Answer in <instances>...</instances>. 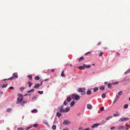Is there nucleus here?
Instances as JSON below:
<instances>
[{
	"label": "nucleus",
	"mask_w": 130,
	"mask_h": 130,
	"mask_svg": "<svg viewBox=\"0 0 130 130\" xmlns=\"http://www.w3.org/2000/svg\"><path fill=\"white\" fill-rule=\"evenodd\" d=\"M17 100H18V101L17 103V104L21 103L23 100V97H22L20 98V97H19L18 98Z\"/></svg>",
	"instance_id": "nucleus-3"
},
{
	"label": "nucleus",
	"mask_w": 130,
	"mask_h": 130,
	"mask_svg": "<svg viewBox=\"0 0 130 130\" xmlns=\"http://www.w3.org/2000/svg\"><path fill=\"white\" fill-rule=\"evenodd\" d=\"M128 105L127 104H126L124 106V108H127L128 107Z\"/></svg>",
	"instance_id": "nucleus-37"
},
{
	"label": "nucleus",
	"mask_w": 130,
	"mask_h": 130,
	"mask_svg": "<svg viewBox=\"0 0 130 130\" xmlns=\"http://www.w3.org/2000/svg\"><path fill=\"white\" fill-rule=\"evenodd\" d=\"M37 97V95H35L32 98V99L34 100L35 99V98H36Z\"/></svg>",
	"instance_id": "nucleus-46"
},
{
	"label": "nucleus",
	"mask_w": 130,
	"mask_h": 130,
	"mask_svg": "<svg viewBox=\"0 0 130 130\" xmlns=\"http://www.w3.org/2000/svg\"><path fill=\"white\" fill-rule=\"evenodd\" d=\"M119 83V82H115V84H117Z\"/></svg>",
	"instance_id": "nucleus-58"
},
{
	"label": "nucleus",
	"mask_w": 130,
	"mask_h": 130,
	"mask_svg": "<svg viewBox=\"0 0 130 130\" xmlns=\"http://www.w3.org/2000/svg\"><path fill=\"white\" fill-rule=\"evenodd\" d=\"M38 125L37 124H35L34 125V126L35 127L38 126Z\"/></svg>",
	"instance_id": "nucleus-43"
},
{
	"label": "nucleus",
	"mask_w": 130,
	"mask_h": 130,
	"mask_svg": "<svg viewBox=\"0 0 130 130\" xmlns=\"http://www.w3.org/2000/svg\"><path fill=\"white\" fill-rule=\"evenodd\" d=\"M70 110V108L69 107L66 108L65 110V112H67L69 111Z\"/></svg>",
	"instance_id": "nucleus-17"
},
{
	"label": "nucleus",
	"mask_w": 130,
	"mask_h": 130,
	"mask_svg": "<svg viewBox=\"0 0 130 130\" xmlns=\"http://www.w3.org/2000/svg\"><path fill=\"white\" fill-rule=\"evenodd\" d=\"M39 79V77L38 76H36L35 78V80H38Z\"/></svg>",
	"instance_id": "nucleus-31"
},
{
	"label": "nucleus",
	"mask_w": 130,
	"mask_h": 130,
	"mask_svg": "<svg viewBox=\"0 0 130 130\" xmlns=\"http://www.w3.org/2000/svg\"><path fill=\"white\" fill-rule=\"evenodd\" d=\"M99 90L98 88V87H95L93 89V92H95L96 91H98Z\"/></svg>",
	"instance_id": "nucleus-16"
},
{
	"label": "nucleus",
	"mask_w": 130,
	"mask_h": 130,
	"mask_svg": "<svg viewBox=\"0 0 130 130\" xmlns=\"http://www.w3.org/2000/svg\"><path fill=\"white\" fill-rule=\"evenodd\" d=\"M115 127H110V129H115Z\"/></svg>",
	"instance_id": "nucleus-50"
},
{
	"label": "nucleus",
	"mask_w": 130,
	"mask_h": 130,
	"mask_svg": "<svg viewBox=\"0 0 130 130\" xmlns=\"http://www.w3.org/2000/svg\"><path fill=\"white\" fill-rule=\"evenodd\" d=\"M91 92L90 90H88L87 91V95H90L91 94Z\"/></svg>",
	"instance_id": "nucleus-13"
},
{
	"label": "nucleus",
	"mask_w": 130,
	"mask_h": 130,
	"mask_svg": "<svg viewBox=\"0 0 130 130\" xmlns=\"http://www.w3.org/2000/svg\"><path fill=\"white\" fill-rule=\"evenodd\" d=\"M9 89H13V87L12 86H10L9 88Z\"/></svg>",
	"instance_id": "nucleus-51"
},
{
	"label": "nucleus",
	"mask_w": 130,
	"mask_h": 130,
	"mask_svg": "<svg viewBox=\"0 0 130 130\" xmlns=\"http://www.w3.org/2000/svg\"><path fill=\"white\" fill-rule=\"evenodd\" d=\"M27 103V102H24V101H23L22 102V103L21 104V105L22 106H23L25 104H26Z\"/></svg>",
	"instance_id": "nucleus-40"
},
{
	"label": "nucleus",
	"mask_w": 130,
	"mask_h": 130,
	"mask_svg": "<svg viewBox=\"0 0 130 130\" xmlns=\"http://www.w3.org/2000/svg\"><path fill=\"white\" fill-rule=\"evenodd\" d=\"M37 92L39 93L40 94H42V93H43V91H38Z\"/></svg>",
	"instance_id": "nucleus-36"
},
{
	"label": "nucleus",
	"mask_w": 130,
	"mask_h": 130,
	"mask_svg": "<svg viewBox=\"0 0 130 130\" xmlns=\"http://www.w3.org/2000/svg\"><path fill=\"white\" fill-rule=\"evenodd\" d=\"M54 69H53L52 70V72H54Z\"/></svg>",
	"instance_id": "nucleus-61"
},
{
	"label": "nucleus",
	"mask_w": 130,
	"mask_h": 130,
	"mask_svg": "<svg viewBox=\"0 0 130 130\" xmlns=\"http://www.w3.org/2000/svg\"><path fill=\"white\" fill-rule=\"evenodd\" d=\"M17 73H13V76L11 77L10 78L7 79H4L3 80V81H5L6 80H9V79H14V77L15 78H17L18 77V75H17Z\"/></svg>",
	"instance_id": "nucleus-1"
},
{
	"label": "nucleus",
	"mask_w": 130,
	"mask_h": 130,
	"mask_svg": "<svg viewBox=\"0 0 130 130\" xmlns=\"http://www.w3.org/2000/svg\"><path fill=\"white\" fill-rule=\"evenodd\" d=\"M62 114L61 113L58 112H57L56 113V116L57 117H59Z\"/></svg>",
	"instance_id": "nucleus-15"
},
{
	"label": "nucleus",
	"mask_w": 130,
	"mask_h": 130,
	"mask_svg": "<svg viewBox=\"0 0 130 130\" xmlns=\"http://www.w3.org/2000/svg\"><path fill=\"white\" fill-rule=\"evenodd\" d=\"M28 95V94L27 93H26L25 94V95H24V96H26L27 95Z\"/></svg>",
	"instance_id": "nucleus-63"
},
{
	"label": "nucleus",
	"mask_w": 130,
	"mask_h": 130,
	"mask_svg": "<svg viewBox=\"0 0 130 130\" xmlns=\"http://www.w3.org/2000/svg\"><path fill=\"white\" fill-rule=\"evenodd\" d=\"M100 109L101 111H103L104 110V107H101Z\"/></svg>",
	"instance_id": "nucleus-45"
},
{
	"label": "nucleus",
	"mask_w": 130,
	"mask_h": 130,
	"mask_svg": "<svg viewBox=\"0 0 130 130\" xmlns=\"http://www.w3.org/2000/svg\"><path fill=\"white\" fill-rule=\"evenodd\" d=\"M113 115L114 117H117L119 116L120 115L119 113H118L117 114L114 113L113 114Z\"/></svg>",
	"instance_id": "nucleus-30"
},
{
	"label": "nucleus",
	"mask_w": 130,
	"mask_h": 130,
	"mask_svg": "<svg viewBox=\"0 0 130 130\" xmlns=\"http://www.w3.org/2000/svg\"><path fill=\"white\" fill-rule=\"evenodd\" d=\"M60 112H65V109H61L60 110Z\"/></svg>",
	"instance_id": "nucleus-21"
},
{
	"label": "nucleus",
	"mask_w": 130,
	"mask_h": 130,
	"mask_svg": "<svg viewBox=\"0 0 130 130\" xmlns=\"http://www.w3.org/2000/svg\"><path fill=\"white\" fill-rule=\"evenodd\" d=\"M63 130H69L68 129H63Z\"/></svg>",
	"instance_id": "nucleus-64"
},
{
	"label": "nucleus",
	"mask_w": 130,
	"mask_h": 130,
	"mask_svg": "<svg viewBox=\"0 0 130 130\" xmlns=\"http://www.w3.org/2000/svg\"><path fill=\"white\" fill-rule=\"evenodd\" d=\"M75 102L73 101H72L70 104V106H73L75 104Z\"/></svg>",
	"instance_id": "nucleus-22"
},
{
	"label": "nucleus",
	"mask_w": 130,
	"mask_h": 130,
	"mask_svg": "<svg viewBox=\"0 0 130 130\" xmlns=\"http://www.w3.org/2000/svg\"><path fill=\"white\" fill-rule=\"evenodd\" d=\"M32 127V126H31L29 127H28L26 128V130H28L29 129H30Z\"/></svg>",
	"instance_id": "nucleus-38"
},
{
	"label": "nucleus",
	"mask_w": 130,
	"mask_h": 130,
	"mask_svg": "<svg viewBox=\"0 0 130 130\" xmlns=\"http://www.w3.org/2000/svg\"><path fill=\"white\" fill-rule=\"evenodd\" d=\"M123 127L122 126H120L118 127V129H121L123 128Z\"/></svg>",
	"instance_id": "nucleus-29"
},
{
	"label": "nucleus",
	"mask_w": 130,
	"mask_h": 130,
	"mask_svg": "<svg viewBox=\"0 0 130 130\" xmlns=\"http://www.w3.org/2000/svg\"><path fill=\"white\" fill-rule=\"evenodd\" d=\"M107 82H104V84H105V85H106L107 84Z\"/></svg>",
	"instance_id": "nucleus-60"
},
{
	"label": "nucleus",
	"mask_w": 130,
	"mask_h": 130,
	"mask_svg": "<svg viewBox=\"0 0 130 130\" xmlns=\"http://www.w3.org/2000/svg\"><path fill=\"white\" fill-rule=\"evenodd\" d=\"M119 98H120V97L118 95H117L116 97V99H117V100H118V99H119Z\"/></svg>",
	"instance_id": "nucleus-49"
},
{
	"label": "nucleus",
	"mask_w": 130,
	"mask_h": 130,
	"mask_svg": "<svg viewBox=\"0 0 130 130\" xmlns=\"http://www.w3.org/2000/svg\"><path fill=\"white\" fill-rule=\"evenodd\" d=\"M71 96L73 99H74L77 101L78 100L80 99L79 96L78 95L72 94Z\"/></svg>",
	"instance_id": "nucleus-2"
},
{
	"label": "nucleus",
	"mask_w": 130,
	"mask_h": 130,
	"mask_svg": "<svg viewBox=\"0 0 130 130\" xmlns=\"http://www.w3.org/2000/svg\"><path fill=\"white\" fill-rule=\"evenodd\" d=\"M84 59V58L83 57H81L79 59V62H80L82 60H83Z\"/></svg>",
	"instance_id": "nucleus-10"
},
{
	"label": "nucleus",
	"mask_w": 130,
	"mask_h": 130,
	"mask_svg": "<svg viewBox=\"0 0 130 130\" xmlns=\"http://www.w3.org/2000/svg\"><path fill=\"white\" fill-rule=\"evenodd\" d=\"M112 118V116H110L107 117L106 118V120L107 121L109 120V119L111 118Z\"/></svg>",
	"instance_id": "nucleus-11"
},
{
	"label": "nucleus",
	"mask_w": 130,
	"mask_h": 130,
	"mask_svg": "<svg viewBox=\"0 0 130 130\" xmlns=\"http://www.w3.org/2000/svg\"><path fill=\"white\" fill-rule=\"evenodd\" d=\"M70 123V122H69L68 120H65L63 121V124L64 125H67L68 124V123Z\"/></svg>",
	"instance_id": "nucleus-7"
},
{
	"label": "nucleus",
	"mask_w": 130,
	"mask_h": 130,
	"mask_svg": "<svg viewBox=\"0 0 130 130\" xmlns=\"http://www.w3.org/2000/svg\"><path fill=\"white\" fill-rule=\"evenodd\" d=\"M72 98L70 97H68L67 99V101L68 102H70L72 100Z\"/></svg>",
	"instance_id": "nucleus-14"
},
{
	"label": "nucleus",
	"mask_w": 130,
	"mask_h": 130,
	"mask_svg": "<svg viewBox=\"0 0 130 130\" xmlns=\"http://www.w3.org/2000/svg\"><path fill=\"white\" fill-rule=\"evenodd\" d=\"M42 84V81H41V84H40V86H41Z\"/></svg>",
	"instance_id": "nucleus-59"
},
{
	"label": "nucleus",
	"mask_w": 130,
	"mask_h": 130,
	"mask_svg": "<svg viewBox=\"0 0 130 130\" xmlns=\"http://www.w3.org/2000/svg\"><path fill=\"white\" fill-rule=\"evenodd\" d=\"M100 125L98 123H96L94 124H93V125L92 126V128H94L96 126H99Z\"/></svg>",
	"instance_id": "nucleus-5"
},
{
	"label": "nucleus",
	"mask_w": 130,
	"mask_h": 130,
	"mask_svg": "<svg viewBox=\"0 0 130 130\" xmlns=\"http://www.w3.org/2000/svg\"><path fill=\"white\" fill-rule=\"evenodd\" d=\"M129 120V118H128L123 117L119 120V121L120 122H122L123 121H126Z\"/></svg>",
	"instance_id": "nucleus-4"
},
{
	"label": "nucleus",
	"mask_w": 130,
	"mask_h": 130,
	"mask_svg": "<svg viewBox=\"0 0 130 130\" xmlns=\"http://www.w3.org/2000/svg\"><path fill=\"white\" fill-rule=\"evenodd\" d=\"M78 90L79 92H82L83 91L82 89L81 88H79L78 89Z\"/></svg>",
	"instance_id": "nucleus-24"
},
{
	"label": "nucleus",
	"mask_w": 130,
	"mask_h": 130,
	"mask_svg": "<svg viewBox=\"0 0 130 130\" xmlns=\"http://www.w3.org/2000/svg\"><path fill=\"white\" fill-rule=\"evenodd\" d=\"M116 55H117V56H119L120 55V54H119V53H116Z\"/></svg>",
	"instance_id": "nucleus-54"
},
{
	"label": "nucleus",
	"mask_w": 130,
	"mask_h": 130,
	"mask_svg": "<svg viewBox=\"0 0 130 130\" xmlns=\"http://www.w3.org/2000/svg\"><path fill=\"white\" fill-rule=\"evenodd\" d=\"M102 96L103 98H105V94L104 93L102 95Z\"/></svg>",
	"instance_id": "nucleus-39"
},
{
	"label": "nucleus",
	"mask_w": 130,
	"mask_h": 130,
	"mask_svg": "<svg viewBox=\"0 0 130 130\" xmlns=\"http://www.w3.org/2000/svg\"><path fill=\"white\" fill-rule=\"evenodd\" d=\"M68 104V103H66V101H64V103H63V104L65 105H66V104Z\"/></svg>",
	"instance_id": "nucleus-47"
},
{
	"label": "nucleus",
	"mask_w": 130,
	"mask_h": 130,
	"mask_svg": "<svg viewBox=\"0 0 130 130\" xmlns=\"http://www.w3.org/2000/svg\"><path fill=\"white\" fill-rule=\"evenodd\" d=\"M104 89H105L104 87L102 86V87H100V90H104Z\"/></svg>",
	"instance_id": "nucleus-27"
},
{
	"label": "nucleus",
	"mask_w": 130,
	"mask_h": 130,
	"mask_svg": "<svg viewBox=\"0 0 130 130\" xmlns=\"http://www.w3.org/2000/svg\"><path fill=\"white\" fill-rule=\"evenodd\" d=\"M83 66H84V68L86 67L87 68H89L90 67V66L89 65H87L85 64H83Z\"/></svg>",
	"instance_id": "nucleus-9"
},
{
	"label": "nucleus",
	"mask_w": 130,
	"mask_h": 130,
	"mask_svg": "<svg viewBox=\"0 0 130 130\" xmlns=\"http://www.w3.org/2000/svg\"><path fill=\"white\" fill-rule=\"evenodd\" d=\"M108 88H110L111 86V84L110 83H109L108 84Z\"/></svg>",
	"instance_id": "nucleus-32"
},
{
	"label": "nucleus",
	"mask_w": 130,
	"mask_h": 130,
	"mask_svg": "<svg viewBox=\"0 0 130 130\" xmlns=\"http://www.w3.org/2000/svg\"><path fill=\"white\" fill-rule=\"evenodd\" d=\"M100 42H99L98 43V45H100Z\"/></svg>",
	"instance_id": "nucleus-62"
},
{
	"label": "nucleus",
	"mask_w": 130,
	"mask_h": 130,
	"mask_svg": "<svg viewBox=\"0 0 130 130\" xmlns=\"http://www.w3.org/2000/svg\"><path fill=\"white\" fill-rule=\"evenodd\" d=\"M40 86V84L38 83L37 84L34 86V87L35 88H38Z\"/></svg>",
	"instance_id": "nucleus-8"
},
{
	"label": "nucleus",
	"mask_w": 130,
	"mask_h": 130,
	"mask_svg": "<svg viewBox=\"0 0 130 130\" xmlns=\"http://www.w3.org/2000/svg\"><path fill=\"white\" fill-rule=\"evenodd\" d=\"M28 83L29 85V87L30 88L31 86L33 84L31 83L29 81L28 82Z\"/></svg>",
	"instance_id": "nucleus-12"
},
{
	"label": "nucleus",
	"mask_w": 130,
	"mask_h": 130,
	"mask_svg": "<svg viewBox=\"0 0 130 130\" xmlns=\"http://www.w3.org/2000/svg\"><path fill=\"white\" fill-rule=\"evenodd\" d=\"M79 68L80 70H83L84 69V66H80L79 67Z\"/></svg>",
	"instance_id": "nucleus-19"
},
{
	"label": "nucleus",
	"mask_w": 130,
	"mask_h": 130,
	"mask_svg": "<svg viewBox=\"0 0 130 130\" xmlns=\"http://www.w3.org/2000/svg\"><path fill=\"white\" fill-rule=\"evenodd\" d=\"M90 128H89L88 127L87 128H86L85 129V130H89L90 129Z\"/></svg>",
	"instance_id": "nucleus-56"
},
{
	"label": "nucleus",
	"mask_w": 130,
	"mask_h": 130,
	"mask_svg": "<svg viewBox=\"0 0 130 130\" xmlns=\"http://www.w3.org/2000/svg\"><path fill=\"white\" fill-rule=\"evenodd\" d=\"M63 72H64V71H63L61 74V76H62L63 77H64L65 76V75L64 74V73H63Z\"/></svg>",
	"instance_id": "nucleus-35"
},
{
	"label": "nucleus",
	"mask_w": 130,
	"mask_h": 130,
	"mask_svg": "<svg viewBox=\"0 0 130 130\" xmlns=\"http://www.w3.org/2000/svg\"><path fill=\"white\" fill-rule=\"evenodd\" d=\"M85 92L84 91H83L82 92H81V94L82 95H84L85 94Z\"/></svg>",
	"instance_id": "nucleus-41"
},
{
	"label": "nucleus",
	"mask_w": 130,
	"mask_h": 130,
	"mask_svg": "<svg viewBox=\"0 0 130 130\" xmlns=\"http://www.w3.org/2000/svg\"><path fill=\"white\" fill-rule=\"evenodd\" d=\"M34 90L35 89H32L28 91H27V92L29 93L30 92H33L34 91Z\"/></svg>",
	"instance_id": "nucleus-18"
},
{
	"label": "nucleus",
	"mask_w": 130,
	"mask_h": 130,
	"mask_svg": "<svg viewBox=\"0 0 130 130\" xmlns=\"http://www.w3.org/2000/svg\"><path fill=\"white\" fill-rule=\"evenodd\" d=\"M103 52H100V54L99 55V56H102V55L103 54Z\"/></svg>",
	"instance_id": "nucleus-44"
},
{
	"label": "nucleus",
	"mask_w": 130,
	"mask_h": 130,
	"mask_svg": "<svg viewBox=\"0 0 130 130\" xmlns=\"http://www.w3.org/2000/svg\"><path fill=\"white\" fill-rule=\"evenodd\" d=\"M126 126L128 127V128H130V126L127 125V123H126Z\"/></svg>",
	"instance_id": "nucleus-55"
},
{
	"label": "nucleus",
	"mask_w": 130,
	"mask_h": 130,
	"mask_svg": "<svg viewBox=\"0 0 130 130\" xmlns=\"http://www.w3.org/2000/svg\"><path fill=\"white\" fill-rule=\"evenodd\" d=\"M24 129L23 128L20 127L18 129V130H23Z\"/></svg>",
	"instance_id": "nucleus-42"
},
{
	"label": "nucleus",
	"mask_w": 130,
	"mask_h": 130,
	"mask_svg": "<svg viewBox=\"0 0 130 130\" xmlns=\"http://www.w3.org/2000/svg\"><path fill=\"white\" fill-rule=\"evenodd\" d=\"M87 107L88 109H90L92 108V106L90 104H88L87 105Z\"/></svg>",
	"instance_id": "nucleus-6"
},
{
	"label": "nucleus",
	"mask_w": 130,
	"mask_h": 130,
	"mask_svg": "<svg viewBox=\"0 0 130 130\" xmlns=\"http://www.w3.org/2000/svg\"><path fill=\"white\" fill-rule=\"evenodd\" d=\"M31 112L33 113H36L37 112V109H35L31 110Z\"/></svg>",
	"instance_id": "nucleus-20"
},
{
	"label": "nucleus",
	"mask_w": 130,
	"mask_h": 130,
	"mask_svg": "<svg viewBox=\"0 0 130 130\" xmlns=\"http://www.w3.org/2000/svg\"><path fill=\"white\" fill-rule=\"evenodd\" d=\"M18 96L19 97H20V96H21V97H22V95L21 94L19 93L18 94Z\"/></svg>",
	"instance_id": "nucleus-48"
},
{
	"label": "nucleus",
	"mask_w": 130,
	"mask_h": 130,
	"mask_svg": "<svg viewBox=\"0 0 130 130\" xmlns=\"http://www.w3.org/2000/svg\"><path fill=\"white\" fill-rule=\"evenodd\" d=\"M117 100V99H116L114 101V102H113V103H115Z\"/></svg>",
	"instance_id": "nucleus-57"
},
{
	"label": "nucleus",
	"mask_w": 130,
	"mask_h": 130,
	"mask_svg": "<svg viewBox=\"0 0 130 130\" xmlns=\"http://www.w3.org/2000/svg\"><path fill=\"white\" fill-rule=\"evenodd\" d=\"M52 129L53 130L55 129H56V126L55 125H53L52 127Z\"/></svg>",
	"instance_id": "nucleus-23"
},
{
	"label": "nucleus",
	"mask_w": 130,
	"mask_h": 130,
	"mask_svg": "<svg viewBox=\"0 0 130 130\" xmlns=\"http://www.w3.org/2000/svg\"><path fill=\"white\" fill-rule=\"evenodd\" d=\"M8 85L7 84H6V85L4 84L2 86V88H5L6 87L7 85Z\"/></svg>",
	"instance_id": "nucleus-34"
},
{
	"label": "nucleus",
	"mask_w": 130,
	"mask_h": 130,
	"mask_svg": "<svg viewBox=\"0 0 130 130\" xmlns=\"http://www.w3.org/2000/svg\"><path fill=\"white\" fill-rule=\"evenodd\" d=\"M25 88H24V87H21L20 88V90L22 92V91H23V90Z\"/></svg>",
	"instance_id": "nucleus-25"
},
{
	"label": "nucleus",
	"mask_w": 130,
	"mask_h": 130,
	"mask_svg": "<svg viewBox=\"0 0 130 130\" xmlns=\"http://www.w3.org/2000/svg\"><path fill=\"white\" fill-rule=\"evenodd\" d=\"M91 52H88L86 53L85 54V55H86L87 54H90L91 53Z\"/></svg>",
	"instance_id": "nucleus-53"
},
{
	"label": "nucleus",
	"mask_w": 130,
	"mask_h": 130,
	"mask_svg": "<svg viewBox=\"0 0 130 130\" xmlns=\"http://www.w3.org/2000/svg\"><path fill=\"white\" fill-rule=\"evenodd\" d=\"M12 110V109L10 108H8L7 110V112H10Z\"/></svg>",
	"instance_id": "nucleus-33"
},
{
	"label": "nucleus",
	"mask_w": 130,
	"mask_h": 130,
	"mask_svg": "<svg viewBox=\"0 0 130 130\" xmlns=\"http://www.w3.org/2000/svg\"><path fill=\"white\" fill-rule=\"evenodd\" d=\"M122 93H123V92L122 91H120L118 93V95L120 96V95H122Z\"/></svg>",
	"instance_id": "nucleus-28"
},
{
	"label": "nucleus",
	"mask_w": 130,
	"mask_h": 130,
	"mask_svg": "<svg viewBox=\"0 0 130 130\" xmlns=\"http://www.w3.org/2000/svg\"><path fill=\"white\" fill-rule=\"evenodd\" d=\"M28 77L29 78V79L30 80H32V75H28Z\"/></svg>",
	"instance_id": "nucleus-26"
},
{
	"label": "nucleus",
	"mask_w": 130,
	"mask_h": 130,
	"mask_svg": "<svg viewBox=\"0 0 130 130\" xmlns=\"http://www.w3.org/2000/svg\"><path fill=\"white\" fill-rule=\"evenodd\" d=\"M49 80V79L48 78H47L43 80V81H46Z\"/></svg>",
	"instance_id": "nucleus-52"
}]
</instances>
